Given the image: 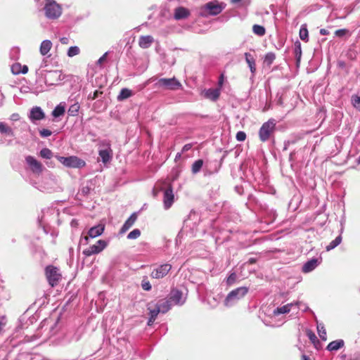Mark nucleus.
Instances as JSON below:
<instances>
[{
	"mask_svg": "<svg viewBox=\"0 0 360 360\" xmlns=\"http://www.w3.org/2000/svg\"><path fill=\"white\" fill-rule=\"evenodd\" d=\"M276 129V122L273 119L264 122L259 130V138L262 142L267 141L274 135Z\"/></svg>",
	"mask_w": 360,
	"mask_h": 360,
	"instance_id": "nucleus-1",
	"label": "nucleus"
},
{
	"mask_svg": "<svg viewBox=\"0 0 360 360\" xmlns=\"http://www.w3.org/2000/svg\"><path fill=\"white\" fill-rule=\"evenodd\" d=\"M45 15L50 19H56L62 13L61 6L54 0H45Z\"/></svg>",
	"mask_w": 360,
	"mask_h": 360,
	"instance_id": "nucleus-2",
	"label": "nucleus"
},
{
	"mask_svg": "<svg viewBox=\"0 0 360 360\" xmlns=\"http://www.w3.org/2000/svg\"><path fill=\"white\" fill-rule=\"evenodd\" d=\"M45 276L51 287L56 286L62 278L59 269L53 265H49L46 267Z\"/></svg>",
	"mask_w": 360,
	"mask_h": 360,
	"instance_id": "nucleus-3",
	"label": "nucleus"
},
{
	"mask_svg": "<svg viewBox=\"0 0 360 360\" xmlns=\"http://www.w3.org/2000/svg\"><path fill=\"white\" fill-rule=\"evenodd\" d=\"M57 160L64 166L72 168H81L85 166L86 162L77 156L62 157L56 156Z\"/></svg>",
	"mask_w": 360,
	"mask_h": 360,
	"instance_id": "nucleus-4",
	"label": "nucleus"
},
{
	"mask_svg": "<svg viewBox=\"0 0 360 360\" xmlns=\"http://www.w3.org/2000/svg\"><path fill=\"white\" fill-rule=\"evenodd\" d=\"M155 86L164 89L176 90L181 87V84L175 77L161 78L155 83Z\"/></svg>",
	"mask_w": 360,
	"mask_h": 360,
	"instance_id": "nucleus-5",
	"label": "nucleus"
},
{
	"mask_svg": "<svg viewBox=\"0 0 360 360\" xmlns=\"http://www.w3.org/2000/svg\"><path fill=\"white\" fill-rule=\"evenodd\" d=\"M248 292V288L246 287H240L231 291L225 300V304L229 306L231 301L243 297Z\"/></svg>",
	"mask_w": 360,
	"mask_h": 360,
	"instance_id": "nucleus-6",
	"label": "nucleus"
},
{
	"mask_svg": "<svg viewBox=\"0 0 360 360\" xmlns=\"http://www.w3.org/2000/svg\"><path fill=\"white\" fill-rule=\"evenodd\" d=\"M107 246V243L103 240H98L96 244L91 245L83 250V254L89 257L92 255L98 254L103 251Z\"/></svg>",
	"mask_w": 360,
	"mask_h": 360,
	"instance_id": "nucleus-7",
	"label": "nucleus"
},
{
	"mask_svg": "<svg viewBox=\"0 0 360 360\" xmlns=\"http://www.w3.org/2000/svg\"><path fill=\"white\" fill-rule=\"evenodd\" d=\"M224 8L223 4L217 1L208 2L202 7V8L211 15L219 14Z\"/></svg>",
	"mask_w": 360,
	"mask_h": 360,
	"instance_id": "nucleus-8",
	"label": "nucleus"
},
{
	"mask_svg": "<svg viewBox=\"0 0 360 360\" xmlns=\"http://www.w3.org/2000/svg\"><path fill=\"white\" fill-rule=\"evenodd\" d=\"M25 161L27 164L29 165L31 171L36 174H41L43 171V165L42 164L35 159L33 156L28 155L25 158Z\"/></svg>",
	"mask_w": 360,
	"mask_h": 360,
	"instance_id": "nucleus-9",
	"label": "nucleus"
},
{
	"mask_svg": "<svg viewBox=\"0 0 360 360\" xmlns=\"http://www.w3.org/2000/svg\"><path fill=\"white\" fill-rule=\"evenodd\" d=\"M172 266L169 264H164L154 269L150 274L153 278L160 279L164 278L171 270Z\"/></svg>",
	"mask_w": 360,
	"mask_h": 360,
	"instance_id": "nucleus-10",
	"label": "nucleus"
},
{
	"mask_svg": "<svg viewBox=\"0 0 360 360\" xmlns=\"http://www.w3.org/2000/svg\"><path fill=\"white\" fill-rule=\"evenodd\" d=\"M105 230V226L103 224H98L97 226L91 227L89 231L88 235L86 236L84 239L85 240L86 243H88L89 238H94L97 236H101Z\"/></svg>",
	"mask_w": 360,
	"mask_h": 360,
	"instance_id": "nucleus-11",
	"label": "nucleus"
},
{
	"mask_svg": "<svg viewBox=\"0 0 360 360\" xmlns=\"http://www.w3.org/2000/svg\"><path fill=\"white\" fill-rule=\"evenodd\" d=\"M174 196L172 188L169 186L164 193L163 202L165 209H169L174 202Z\"/></svg>",
	"mask_w": 360,
	"mask_h": 360,
	"instance_id": "nucleus-12",
	"label": "nucleus"
},
{
	"mask_svg": "<svg viewBox=\"0 0 360 360\" xmlns=\"http://www.w3.org/2000/svg\"><path fill=\"white\" fill-rule=\"evenodd\" d=\"M137 214L133 213L131 214V216L127 219V221L124 222L123 226H122L120 233H124L127 231H128L136 222L137 220Z\"/></svg>",
	"mask_w": 360,
	"mask_h": 360,
	"instance_id": "nucleus-13",
	"label": "nucleus"
},
{
	"mask_svg": "<svg viewBox=\"0 0 360 360\" xmlns=\"http://www.w3.org/2000/svg\"><path fill=\"white\" fill-rule=\"evenodd\" d=\"M190 15L188 9L184 7H178L175 9L174 17L176 20L186 19Z\"/></svg>",
	"mask_w": 360,
	"mask_h": 360,
	"instance_id": "nucleus-14",
	"label": "nucleus"
},
{
	"mask_svg": "<svg viewBox=\"0 0 360 360\" xmlns=\"http://www.w3.org/2000/svg\"><path fill=\"white\" fill-rule=\"evenodd\" d=\"M154 39L150 35L141 36L139 40V45L142 49H148L153 43Z\"/></svg>",
	"mask_w": 360,
	"mask_h": 360,
	"instance_id": "nucleus-15",
	"label": "nucleus"
},
{
	"mask_svg": "<svg viewBox=\"0 0 360 360\" xmlns=\"http://www.w3.org/2000/svg\"><path fill=\"white\" fill-rule=\"evenodd\" d=\"M183 293L178 290H173L171 292V296L169 297V300L172 304H181L183 303L182 300Z\"/></svg>",
	"mask_w": 360,
	"mask_h": 360,
	"instance_id": "nucleus-16",
	"label": "nucleus"
},
{
	"mask_svg": "<svg viewBox=\"0 0 360 360\" xmlns=\"http://www.w3.org/2000/svg\"><path fill=\"white\" fill-rule=\"evenodd\" d=\"M44 117L45 115L39 107H34L31 110L30 117L32 120H41Z\"/></svg>",
	"mask_w": 360,
	"mask_h": 360,
	"instance_id": "nucleus-17",
	"label": "nucleus"
},
{
	"mask_svg": "<svg viewBox=\"0 0 360 360\" xmlns=\"http://www.w3.org/2000/svg\"><path fill=\"white\" fill-rule=\"evenodd\" d=\"M318 266V259H311L307 261L302 266V272L309 273L313 271Z\"/></svg>",
	"mask_w": 360,
	"mask_h": 360,
	"instance_id": "nucleus-18",
	"label": "nucleus"
},
{
	"mask_svg": "<svg viewBox=\"0 0 360 360\" xmlns=\"http://www.w3.org/2000/svg\"><path fill=\"white\" fill-rule=\"evenodd\" d=\"M220 96V89H209L205 92V98L212 101H216Z\"/></svg>",
	"mask_w": 360,
	"mask_h": 360,
	"instance_id": "nucleus-19",
	"label": "nucleus"
},
{
	"mask_svg": "<svg viewBox=\"0 0 360 360\" xmlns=\"http://www.w3.org/2000/svg\"><path fill=\"white\" fill-rule=\"evenodd\" d=\"M172 304L169 300H162L156 304L158 307L160 308V312L163 314L167 312L170 309Z\"/></svg>",
	"mask_w": 360,
	"mask_h": 360,
	"instance_id": "nucleus-20",
	"label": "nucleus"
},
{
	"mask_svg": "<svg viewBox=\"0 0 360 360\" xmlns=\"http://www.w3.org/2000/svg\"><path fill=\"white\" fill-rule=\"evenodd\" d=\"M345 345V342L342 340H335V341H332L331 342H330L326 349L328 350V351H337L338 349H340V348H342Z\"/></svg>",
	"mask_w": 360,
	"mask_h": 360,
	"instance_id": "nucleus-21",
	"label": "nucleus"
},
{
	"mask_svg": "<svg viewBox=\"0 0 360 360\" xmlns=\"http://www.w3.org/2000/svg\"><path fill=\"white\" fill-rule=\"evenodd\" d=\"M245 58L251 72L254 74L256 71L255 60L254 57L249 53H245Z\"/></svg>",
	"mask_w": 360,
	"mask_h": 360,
	"instance_id": "nucleus-22",
	"label": "nucleus"
},
{
	"mask_svg": "<svg viewBox=\"0 0 360 360\" xmlns=\"http://www.w3.org/2000/svg\"><path fill=\"white\" fill-rule=\"evenodd\" d=\"M112 151L110 148L107 150H101L99 151V156L101 158L103 163L108 162L112 158Z\"/></svg>",
	"mask_w": 360,
	"mask_h": 360,
	"instance_id": "nucleus-23",
	"label": "nucleus"
},
{
	"mask_svg": "<svg viewBox=\"0 0 360 360\" xmlns=\"http://www.w3.org/2000/svg\"><path fill=\"white\" fill-rule=\"evenodd\" d=\"M52 47V43L50 40H44L40 46V53L41 55H46Z\"/></svg>",
	"mask_w": 360,
	"mask_h": 360,
	"instance_id": "nucleus-24",
	"label": "nucleus"
},
{
	"mask_svg": "<svg viewBox=\"0 0 360 360\" xmlns=\"http://www.w3.org/2000/svg\"><path fill=\"white\" fill-rule=\"evenodd\" d=\"M132 96V92L128 89H122L117 96L118 101L125 100Z\"/></svg>",
	"mask_w": 360,
	"mask_h": 360,
	"instance_id": "nucleus-25",
	"label": "nucleus"
},
{
	"mask_svg": "<svg viewBox=\"0 0 360 360\" xmlns=\"http://www.w3.org/2000/svg\"><path fill=\"white\" fill-rule=\"evenodd\" d=\"M300 37L302 41L307 42L309 41V32L307 28V25H302L299 33Z\"/></svg>",
	"mask_w": 360,
	"mask_h": 360,
	"instance_id": "nucleus-26",
	"label": "nucleus"
},
{
	"mask_svg": "<svg viewBox=\"0 0 360 360\" xmlns=\"http://www.w3.org/2000/svg\"><path fill=\"white\" fill-rule=\"evenodd\" d=\"M317 330L320 338L322 340L326 341L327 340V334L323 323L317 324Z\"/></svg>",
	"mask_w": 360,
	"mask_h": 360,
	"instance_id": "nucleus-27",
	"label": "nucleus"
},
{
	"mask_svg": "<svg viewBox=\"0 0 360 360\" xmlns=\"http://www.w3.org/2000/svg\"><path fill=\"white\" fill-rule=\"evenodd\" d=\"M342 242V236H338L335 240L331 241L328 245L326 247V251H330L335 248H336L338 245H339Z\"/></svg>",
	"mask_w": 360,
	"mask_h": 360,
	"instance_id": "nucleus-28",
	"label": "nucleus"
},
{
	"mask_svg": "<svg viewBox=\"0 0 360 360\" xmlns=\"http://www.w3.org/2000/svg\"><path fill=\"white\" fill-rule=\"evenodd\" d=\"M203 165V160L201 159H199L196 161H195L191 167V171L193 174H197L199 172Z\"/></svg>",
	"mask_w": 360,
	"mask_h": 360,
	"instance_id": "nucleus-29",
	"label": "nucleus"
},
{
	"mask_svg": "<svg viewBox=\"0 0 360 360\" xmlns=\"http://www.w3.org/2000/svg\"><path fill=\"white\" fill-rule=\"evenodd\" d=\"M292 306V304L290 303V304H288L284 306H282L281 307H278L274 311V314H281L288 313L290 311Z\"/></svg>",
	"mask_w": 360,
	"mask_h": 360,
	"instance_id": "nucleus-30",
	"label": "nucleus"
},
{
	"mask_svg": "<svg viewBox=\"0 0 360 360\" xmlns=\"http://www.w3.org/2000/svg\"><path fill=\"white\" fill-rule=\"evenodd\" d=\"M252 30L255 34L259 37L264 36L266 33L265 28L259 25H254L252 27Z\"/></svg>",
	"mask_w": 360,
	"mask_h": 360,
	"instance_id": "nucleus-31",
	"label": "nucleus"
},
{
	"mask_svg": "<svg viewBox=\"0 0 360 360\" xmlns=\"http://www.w3.org/2000/svg\"><path fill=\"white\" fill-rule=\"evenodd\" d=\"M80 106L78 103H74L70 106L68 109V114L70 116H76L79 112Z\"/></svg>",
	"mask_w": 360,
	"mask_h": 360,
	"instance_id": "nucleus-32",
	"label": "nucleus"
},
{
	"mask_svg": "<svg viewBox=\"0 0 360 360\" xmlns=\"http://www.w3.org/2000/svg\"><path fill=\"white\" fill-rule=\"evenodd\" d=\"M65 113V108L60 105H57L52 112V115L55 117H60Z\"/></svg>",
	"mask_w": 360,
	"mask_h": 360,
	"instance_id": "nucleus-33",
	"label": "nucleus"
},
{
	"mask_svg": "<svg viewBox=\"0 0 360 360\" xmlns=\"http://www.w3.org/2000/svg\"><path fill=\"white\" fill-rule=\"evenodd\" d=\"M148 309L149 310L150 317H153L156 319L158 314L160 312V308H158V306L155 304L154 307L148 306Z\"/></svg>",
	"mask_w": 360,
	"mask_h": 360,
	"instance_id": "nucleus-34",
	"label": "nucleus"
},
{
	"mask_svg": "<svg viewBox=\"0 0 360 360\" xmlns=\"http://www.w3.org/2000/svg\"><path fill=\"white\" fill-rule=\"evenodd\" d=\"M276 58V56L274 53L269 52L266 54L264 60V63L268 66H270Z\"/></svg>",
	"mask_w": 360,
	"mask_h": 360,
	"instance_id": "nucleus-35",
	"label": "nucleus"
},
{
	"mask_svg": "<svg viewBox=\"0 0 360 360\" xmlns=\"http://www.w3.org/2000/svg\"><path fill=\"white\" fill-rule=\"evenodd\" d=\"M40 155L43 158L51 159L53 157V153L50 149L44 148L41 150Z\"/></svg>",
	"mask_w": 360,
	"mask_h": 360,
	"instance_id": "nucleus-36",
	"label": "nucleus"
},
{
	"mask_svg": "<svg viewBox=\"0 0 360 360\" xmlns=\"http://www.w3.org/2000/svg\"><path fill=\"white\" fill-rule=\"evenodd\" d=\"M307 335L310 341L314 344V347L317 348L316 343H319V340H318L314 333H313L311 330H308L307 332Z\"/></svg>",
	"mask_w": 360,
	"mask_h": 360,
	"instance_id": "nucleus-37",
	"label": "nucleus"
},
{
	"mask_svg": "<svg viewBox=\"0 0 360 360\" xmlns=\"http://www.w3.org/2000/svg\"><path fill=\"white\" fill-rule=\"evenodd\" d=\"M0 132L11 135L13 134V130L11 127H8L4 122H0Z\"/></svg>",
	"mask_w": 360,
	"mask_h": 360,
	"instance_id": "nucleus-38",
	"label": "nucleus"
},
{
	"mask_svg": "<svg viewBox=\"0 0 360 360\" xmlns=\"http://www.w3.org/2000/svg\"><path fill=\"white\" fill-rule=\"evenodd\" d=\"M79 53V49L77 46H71L68 49V56L69 57H73Z\"/></svg>",
	"mask_w": 360,
	"mask_h": 360,
	"instance_id": "nucleus-39",
	"label": "nucleus"
},
{
	"mask_svg": "<svg viewBox=\"0 0 360 360\" xmlns=\"http://www.w3.org/2000/svg\"><path fill=\"white\" fill-rule=\"evenodd\" d=\"M141 236V231L138 229H134L132 231H131L128 236V239H136L139 238Z\"/></svg>",
	"mask_w": 360,
	"mask_h": 360,
	"instance_id": "nucleus-40",
	"label": "nucleus"
},
{
	"mask_svg": "<svg viewBox=\"0 0 360 360\" xmlns=\"http://www.w3.org/2000/svg\"><path fill=\"white\" fill-rule=\"evenodd\" d=\"M21 70V64L19 63H15L12 65L11 66V72L14 75H19L20 74Z\"/></svg>",
	"mask_w": 360,
	"mask_h": 360,
	"instance_id": "nucleus-41",
	"label": "nucleus"
},
{
	"mask_svg": "<svg viewBox=\"0 0 360 360\" xmlns=\"http://www.w3.org/2000/svg\"><path fill=\"white\" fill-rule=\"evenodd\" d=\"M295 52L296 56L298 57V59L300 58L302 55V48H301V44L300 41H296L295 43Z\"/></svg>",
	"mask_w": 360,
	"mask_h": 360,
	"instance_id": "nucleus-42",
	"label": "nucleus"
},
{
	"mask_svg": "<svg viewBox=\"0 0 360 360\" xmlns=\"http://www.w3.org/2000/svg\"><path fill=\"white\" fill-rule=\"evenodd\" d=\"M103 94V91L101 90H96L92 94H90L88 96V100H95L96 98H98L99 96Z\"/></svg>",
	"mask_w": 360,
	"mask_h": 360,
	"instance_id": "nucleus-43",
	"label": "nucleus"
},
{
	"mask_svg": "<svg viewBox=\"0 0 360 360\" xmlns=\"http://www.w3.org/2000/svg\"><path fill=\"white\" fill-rule=\"evenodd\" d=\"M141 286L144 290L148 291L151 289V285H150L149 281L147 280V278H144L142 281Z\"/></svg>",
	"mask_w": 360,
	"mask_h": 360,
	"instance_id": "nucleus-44",
	"label": "nucleus"
},
{
	"mask_svg": "<svg viewBox=\"0 0 360 360\" xmlns=\"http://www.w3.org/2000/svg\"><path fill=\"white\" fill-rule=\"evenodd\" d=\"M236 138L238 141H243L246 139V134L244 131H240L236 134Z\"/></svg>",
	"mask_w": 360,
	"mask_h": 360,
	"instance_id": "nucleus-45",
	"label": "nucleus"
},
{
	"mask_svg": "<svg viewBox=\"0 0 360 360\" xmlns=\"http://www.w3.org/2000/svg\"><path fill=\"white\" fill-rule=\"evenodd\" d=\"M348 32V30L347 29H340L335 32V36L338 37H342Z\"/></svg>",
	"mask_w": 360,
	"mask_h": 360,
	"instance_id": "nucleus-46",
	"label": "nucleus"
},
{
	"mask_svg": "<svg viewBox=\"0 0 360 360\" xmlns=\"http://www.w3.org/2000/svg\"><path fill=\"white\" fill-rule=\"evenodd\" d=\"M236 280V275L235 273H232L229 275V276L227 278V284L231 285L233 284Z\"/></svg>",
	"mask_w": 360,
	"mask_h": 360,
	"instance_id": "nucleus-47",
	"label": "nucleus"
},
{
	"mask_svg": "<svg viewBox=\"0 0 360 360\" xmlns=\"http://www.w3.org/2000/svg\"><path fill=\"white\" fill-rule=\"evenodd\" d=\"M39 134L42 137H47L51 135L52 132L47 129H43L39 131Z\"/></svg>",
	"mask_w": 360,
	"mask_h": 360,
	"instance_id": "nucleus-48",
	"label": "nucleus"
},
{
	"mask_svg": "<svg viewBox=\"0 0 360 360\" xmlns=\"http://www.w3.org/2000/svg\"><path fill=\"white\" fill-rule=\"evenodd\" d=\"M353 105L356 109L360 110V96L355 97Z\"/></svg>",
	"mask_w": 360,
	"mask_h": 360,
	"instance_id": "nucleus-49",
	"label": "nucleus"
},
{
	"mask_svg": "<svg viewBox=\"0 0 360 360\" xmlns=\"http://www.w3.org/2000/svg\"><path fill=\"white\" fill-rule=\"evenodd\" d=\"M224 81V74L221 73L219 76V81H218V86L219 89H221V88L223 86Z\"/></svg>",
	"mask_w": 360,
	"mask_h": 360,
	"instance_id": "nucleus-50",
	"label": "nucleus"
},
{
	"mask_svg": "<svg viewBox=\"0 0 360 360\" xmlns=\"http://www.w3.org/2000/svg\"><path fill=\"white\" fill-rule=\"evenodd\" d=\"M193 145L191 143H187L186 145L184 146L183 148H182V152H186L188 150H189L191 148H192Z\"/></svg>",
	"mask_w": 360,
	"mask_h": 360,
	"instance_id": "nucleus-51",
	"label": "nucleus"
},
{
	"mask_svg": "<svg viewBox=\"0 0 360 360\" xmlns=\"http://www.w3.org/2000/svg\"><path fill=\"white\" fill-rule=\"evenodd\" d=\"M60 41L63 44H68L69 43V39L68 37H62L60 39Z\"/></svg>",
	"mask_w": 360,
	"mask_h": 360,
	"instance_id": "nucleus-52",
	"label": "nucleus"
},
{
	"mask_svg": "<svg viewBox=\"0 0 360 360\" xmlns=\"http://www.w3.org/2000/svg\"><path fill=\"white\" fill-rule=\"evenodd\" d=\"M21 70L20 73L26 74L28 72V68L27 65H21Z\"/></svg>",
	"mask_w": 360,
	"mask_h": 360,
	"instance_id": "nucleus-53",
	"label": "nucleus"
},
{
	"mask_svg": "<svg viewBox=\"0 0 360 360\" xmlns=\"http://www.w3.org/2000/svg\"><path fill=\"white\" fill-rule=\"evenodd\" d=\"M320 34L321 35H327L329 34V32L326 29L323 28L320 30Z\"/></svg>",
	"mask_w": 360,
	"mask_h": 360,
	"instance_id": "nucleus-54",
	"label": "nucleus"
},
{
	"mask_svg": "<svg viewBox=\"0 0 360 360\" xmlns=\"http://www.w3.org/2000/svg\"><path fill=\"white\" fill-rule=\"evenodd\" d=\"M155 319L153 318V317H149V319H148V326H151L153 322L155 321Z\"/></svg>",
	"mask_w": 360,
	"mask_h": 360,
	"instance_id": "nucleus-55",
	"label": "nucleus"
},
{
	"mask_svg": "<svg viewBox=\"0 0 360 360\" xmlns=\"http://www.w3.org/2000/svg\"><path fill=\"white\" fill-rule=\"evenodd\" d=\"M256 261H257L256 259L250 258L248 260V263L250 264H255L256 262Z\"/></svg>",
	"mask_w": 360,
	"mask_h": 360,
	"instance_id": "nucleus-56",
	"label": "nucleus"
},
{
	"mask_svg": "<svg viewBox=\"0 0 360 360\" xmlns=\"http://www.w3.org/2000/svg\"><path fill=\"white\" fill-rule=\"evenodd\" d=\"M105 56H106V53H105L102 57H101L98 62L99 63H101L105 60Z\"/></svg>",
	"mask_w": 360,
	"mask_h": 360,
	"instance_id": "nucleus-57",
	"label": "nucleus"
},
{
	"mask_svg": "<svg viewBox=\"0 0 360 360\" xmlns=\"http://www.w3.org/2000/svg\"><path fill=\"white\" fill-rule=\"evenodd\" d=\"M302 360H311V359H310V358L308 356H307L305 354H303L302 356Z\"/></svg>",
	"mask_w": 360,
	"mask_h": 360,
	"instance_id": "nucleus-58",
	"label": "nucleus"
},
{
	"mask_svg": "<svg viewBox=\"0 0 360 360\" xmlns=\"http://www.w3.org/2000/svg\"><path fill=\"white\" fill-rule=\"evenodd\" d=\"M241 0H231V2L233 3V4H236V3H238L239 1H240Z\"/></svg>",
	"mask_w": 360,
	"mask_h": 360,
	"instance_id": "nucleus-59",
	"label": "nucleus"
},
{
	"mask_svg": "<svg viewBox=\"0 0 360 360\" xmlns=\"http://www.w3.org/2000/svg\"><path fill=\"white\" fill-rule=\"evenodd\" d=\"M316 345H317V348L316 349H319V347L321 346V343L320 342L319 343H316Z\"/></svg>",
	"mask_w": 360,
	"mask_h": 360,
	"instance_id": "nucleus-60",
	"label": "nucleus"
},
{
	"mask_svg": "<svg viewBox=\"0 0 360 360\" xmlns=\"http://www.w3.org/2000/svg\"><path fill=\"white\" fill-rule=\"evenodd\" d=\"M359 162H360V157H359Z\"/></svg>",
	"mask_w": 360,
	"mask_h": 360,
	"instance_id": "nucleus-61",
	"label": "nucleus"
}]
</instances>
